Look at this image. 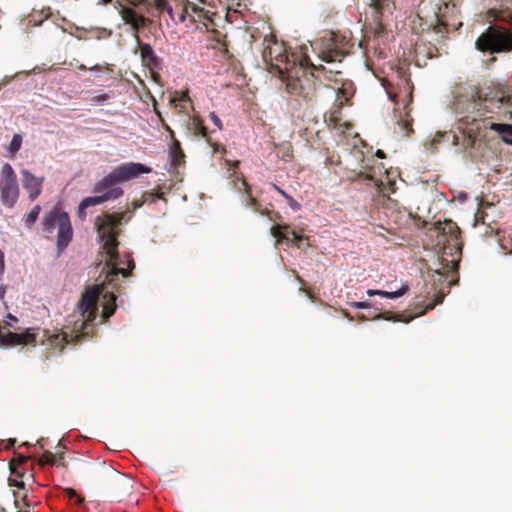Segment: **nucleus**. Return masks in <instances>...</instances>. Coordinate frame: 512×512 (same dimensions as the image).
I'll use <instances>...</instances> for the list:
<instances>
[{
	"instance_id": "f257e3e1",
	"label": "nucleus",
	"mask_w": 512,
	"mask_h": 512,
	"mask_svg": "<svg viewBox=\"0 0 512 512\" xmlns=\"http://www.w3.org/2000/svg\"><path fill=\"white\" fill-rule=\"evenodd\" d=\"M503 105L512 106V96L505 95L502 89L472 88L465 105L460 99L456 103L457 113L467 114L458 120L462 129L461 142L459 136L453 135V144L460 145L463 150H479L493 133L505 144L512 145V124L496 123L487 117L488 114L499 113Z\"/></svg>"
},
{
	"instance_id": "f03ea898",
	"label": "nucleus",
	"mask_w": 512,
	"mask_h": 512,
	"mask_svg": "<svg viewBox=\"0 0 512 512\" xmlns=\"http://www.w3.org/2000/svg\"><path fill=\"white\" fill-rule=\"evenodd\" d=\"M146 203L144 198L142 200H135L132 202V210L116 213H104L98 216L95 220L97 227L98 238L101 243L102 253L105 254V266L107 267V274L105 280L101 285L103 303H102V321H107L115 312L116 309V296L113 292H104V285H111L116 288V280L119 275L126 278L134 269V261L130 254L120 256L118 252V236L120 234V226L123 222L127 223L133 215L134 210L142 207Z\"/></svg>"
},
{
	"instance_id": "7ed1b4c3",
	"label": "nucleus",
	"mask_w": 512,
	"mask_h": 512,
	"mask_svg": "<svg viewBox=\"0 0 512 512\" xmlns=\"http://www.w3.org/2000/svg\"><path fill=\"white\" fill-rule=\"evenodd\" d=\"M102 288L94 285L87 288L82 294L77 310L82 317L81 323L76 321L71 333L60 331L51 333L49 330L40 328H28L22 333L2 331L0 329V345L13 347L18 345H47L60 351L69 343H78L84 337L93 335L95 330L94 321L98 315V300Z\"/></svg>"
},
{
	"instance_id": "20e7f679",
	"label": "nucleus",
	"mask_w": 512,
	"mask_h": 512,
	"mask_svg": "<svg viewBox=\"0 0 512 512\" xmlns=\"http://www.w3.org/2000/svg\"><path fill=\"white\" fill-rule=\"evenodd\" d=\"M285 52L281 45L267 46L263 58L275 69L286 84V91L297 100L312 104L317 99V88L320 83L312 73H307L302 63H297L294 56Z\"/></svg>"
},
{
	"instance_id": "39448f33",
	"label": "nucleus",
	"mask_w": 512,
	"mask_h": 512,
	"mask_svg": "<svg viewBox=\"0 0 512 512\" xmlns=\"http://www.w3.org/2000/svg\"><path fill=\"white\" fill-rule=\"evenodd\" d=\"M151 172V168L141 163H125L114 168L108 175L95 184L94 193L101 195L111 190H118L123 193L122 188L117 187L119 183H123L138 177L141 174Z\"/></svg>"
},
{
	"instance_id": "423d86ee",
	"label": "nucleus",
	"mask_w": 512,
	"mask_h": 512,
	"mask_svg": "<svg viewBox=\"0 0 512 512\" xmlns=\"http://www.w3.org/2000/svg\"><path fill=\"white\" fill-rule=\"evenodd\" d=\"M475 47L483 53H509L512 51V31L501 25H491L477 38Z\"/></svg>"
},
{
	"instance_id": "0eeeda50",
	"label": "nucleus",
	"mask_w": 512,
	"mask_h": 512,
	"mask_svg": "<svg viewBox=\"0 0 512 512\" xmlns=\"http://www.w3.org/2000/svg\"><path fill=\"white\" fill-rule=\"evenodd\" d=\"M95 478L100 484L104 485L118 501H121L132 491V481L111 466H100L95 471Z\"/></svg>"
},
{
	"instance_id": "6e6552de",
	"label": "nucleus",
	"mask_w": 512,
	"mask_h": 512,
	"mask_svg": "<svg viewBox=\"0 0 512 512\" xmlns=\"http://www.w3.org/2000/svg\"><path fill=\"white\" fill-rule=\"evenodd\" d=\"M354 44L345 36L332 33L323 38L317 46L319 57L326 63L341 62L351 53Z\"/></svg>"
},
{
	"instance_id": "1a4fd4ad",
	"label": "nucleus",
	"mask_w": 512,
	"mask_h": 512,
	"mask_svg": "<svg viewBox=\"0 0 512 512\" xmlns=\"http://www.w3.org/2000/svg\"><path fill=\"white\" fill-rule=\"evenodd\" d=\"M435 230L438 233V245L442 244L443 254H452V250H455L458 257L462 251V241L460 238L461 231L457 224L452 220H446L445 222L437 223Z\"/></svg>"
},
{
	"instance_id": "9d476101",
	"label": "nucleus",
	"mask_w": 512,
	"mask_h": 512,
	"mask_svg": "<svg viewBox=\"0 0 512 512\" xmlns=\"http://www.w3.org/2000/svg\"><path fill=\"white\" fill-rule=\"evenodd\" d=\"M19 187L16 174L9 163L3 165L1 169L0 197L4 206L14 207L18 200Z\"/></svg>"
},
{
	"instance_id": "9b49d317",
	"label": "nucleus",
	"mask_w": 512,
	"mask_h": 512,
	"mask_svg": "<svg viewBox=\"0 0 512 512\" xmlns=\"http://www.w3.org/2000/svg\"><path fill=\"white\" fill-rule=\"evenodd\" d=\"M353 148L350 151V155L356 160L357 166L352 167L349 163L346 164L345 169L348 170L347 178L350 181H356L360 178L365 180L375 181L374 176L368 172V166L364 164L365 155L364 152L358 147V143L364 145L363 141L357 133H354Z\"/></svg>"
},
{
	"instance_id": "f8f14e48",
	"label": "nucleus",
	"mask_w": 512,
	"mask_h": 512,
	"mask_svg": "<svg viewBox=\"0 0 512 512\" xmlns=\"http://www.w3.org/2000/svg\"><path fill=\"white\" fill-rule=\"evenodd\" d=\"M216 16L217 14L215 12L192 2H187L184 6L179 7V11H177L179 22H184L189 18L191 22L203 23L206 27H208L209 23H214Z\"/></svg>"
},
{
	"instance_id": "ddd939ff",
	"label": "nucleus",
	"mask_w": 512,
	"mask_h": 512,
	"mask_svg": "<svg viewBox=\"0 0 512 512\" xmlns=\"http://www.w3.org/2000/svg\"><path fill=\"white\" fill-rule=\"evenodd\" d=\"M270 233L276 239V243L292 244L299 249L309 246L307 238L292 230L288 224H276Z\"/></svg>"
},
{
	"instance_id": "4468645a",
	"label": "nucleus",
	"mask_w": 512,
	"mask_h": 512,
	"mask_svg": "<svg viewBox=\"0 0 512 512\" xmlns=\"http://www.w3.org/2000/svg\"><path fill=\"white\" fill-rule=\"evenodd\" d=\"M114 7L118 9L119 14L121 15L122 20L125 24H128L133 29V36L136 42H139V29L146 26L148 19L143 15L138 14L135 10L130 7H127L121 3V1L117 0L114 4Z\"/></svg>"
},
{
	"instance_id": "2eb2a0df",
	"label": "nucleus",
	"mask_w": 512,
	"mask_h": 512,
	"mask_svg": "<svg viewBox=\"0 0 512 512\" xmlns=\"http://www.w3.org/2000/svg\"><path fill=\"white\" fill-rule=\"evenodd\" d=\"M143 66L148 68L154 79L158 78L157 71L162 69V59L154 52L150 44L137 42Z\"/></svg>"
},
{
	"instance_id": "dca6fc26",
	"label": "nucleus",
	"mask_w": 512,
	"mask_h": 512,
	"mask_svg": "<svg viewBox=\"0 0 512 512\" xmlns=\"http://www.w3.org/2000/svg\"><path fill=\"white\" fill-rule=\"evenodd\" d=\"M121 196H122L121 191L111 190L108 193H103L101 195L97 194L95 196L86 197L79 204L78 211H77L78 217L81 218L82 220H84L86 217L85 210L88 207L100 205L106 201L118 199Z\"/></svg>"
},
{
	"instance_id": "f3484780",
	"label": "nucleus",
	"mask_w": 512,
	"mask_h": 512,
	"mask_svg": "<svg viewBox=\"0 0 512 512\" xmlns=\"http://www.w3.org/2000/svg\"><path fill=\"white\" fill-rule=\"evenodd\" d=\"M341 112V107L339 105L336 106L328 115H325V123L329 128L336 130L340 134L350 136L352 134L353 125L349 122L342 121Z\"/></svg>"
},
{
	"instance_id": "a211bd4d",
	"label": "nucleus",
	"mask_w": 512,
	"mask_h": 512,
	"mask_svg": "<svg viewBox=\"0 0 512 512\" xmlns=\"http://www.w3.org/2000/svg\"><path fill=\"white\" fill-rule=\"evenodd\" d=\"M73 229L67 212H62L59 217L57 246L64 249L72 239Z\"/></svg>"
},
{
	"instance_id": "6ab92c4d",
	"label": "nucleus",
	"mask_w": 512,
	"mask_h": 512,
	"mask_svg": "<svg viewBox=\"0 0 512 512\" xmlns=\"http://www.w3.org/2000/svg\"><path fill=\"white\" fill-rule=\"evenodd\" d=\"M23 176V187L29 193V199L34 201L41 194V187L44 181V178H38L33 175L28 170L22 171Z\"/></svg>"
},
{
	"instance_id": "aec40b11",
	"label": "nucleus",
	"mask_w": 512,
	"mask_h": 512,
	"mask_svg": "<svg viewBox=\"0 0 512 512\" xmlns=\"http://www.w3.org/2000/svg\"><path fill=\"white\" fill-rule=\"evenodd\" d=\"M170 104L179 114L189 115V109L193 110L192 100L187 91H175L170 97Z\"/></svg>"
},
{
	"instance_id": "412c9836",
	"label": "nucleus",
	"mask_w": 512,
	"mask_h": 512,
	"mask_svg": "<svg viewBox=\"0 0 512 512\" xmlns=\"http://www.w3.org/2000/svg\"><path fill=\"white\" fill-rule=\"evenodd\" d=\"M369 6L374 10L376 20L386 13L392 14L395 9L394 0H369Z\"/></svg>"
},
{
	"instance_id": "4be33fe9",
	"label": "nucleus",
	"mask_w": 512,
	"mask_h": 512,
	"mask_svg": "<svg viewBox=\"0 0 512 512\" xmlns=\"http://www.w3.org/2000/svg\"><path fill=\"white\" fill-rule=\"evenodd\" d=\"M187 128L190 131H192L194 136L202 137V138L206 139V142H209L207 128L203 125V122L199 116L191 117L188 121Z\"/></svg>"
},
{
	"instance_id": "5701e85b",
	"label": "nucleus",
	"mask_w": 512,
	"mask_h": 512,
	"mask_svg": "<svg viewBox=\"0 0 512 512\" xmlns=\"http://www.w3.org/2000/svg\"><path fill=\"white\" fill-rule=\"evenodd\" d=\"M230 185L238 192H248L251 191L249 184L246 182L244 176L239 174L233 169L232 174L230 175Z\"/></svg>"
},
{
	"instance_id": "b1692460",
	"label": "nucleus",
	"mask_w": 512,
	"mask_h": 512,
	"mask_svg": "<svg viewBox=\"0 0 512 512\" xmlns=\"http://www.w3.org/2000/svg\"><path fill=\"white\" fill-rule=\"evenodd\" d=\"M170 156L172 158V164L177 167L184 163L185 154L181 149L180 142L177 139L172 140L170 147Z\"/></svg>"
},
{
	"instance_id": "393cba45",
	"label": "nucleus",
	"mask_w": 512,
	"mask_h": 512,
	"mask_svg": "<svg viewBox=\"0 0 512 512\" xmlns=\"http://www.w3.org/2000/svg\"><path fill=\"white\" fill-rule=\"evenodd\" d=\"M407 291H408V287L406 285H403L398 290L393 291V292H387V291H383V290L368 289L367 290V294L369 296L379 295V296H382V297H385V298H389V299H396V298H399V297L403 296L404 294H406Z\"/></svg>"
},
{
	"instance_id": "a878e982",
	"label": "nucleus",
	"mask_w": 512,
	"mask_h": 512,
	"mask_svg": "<svg viewBox=\"0 0 512 512\" xmlns=\"http://www.w3.org/2000/svg\"><path fill=\"white\" fill-rule=\"evenodd\" d=\"M397 125L406 137L410 136L414 132L412 127L413 118L410 116L409 111H406L404 115L400 116V119L397 121Z\"/></svg>"
},
{
	"instance_id": "bb28decb",
	"label": "nucleus",
	"mask_w": 512,
	"mask_h": 512,
	"mask_svg": "<svg viewBox=\"0 0 512 512\" xmlns=\"http://www.w3.org/2000/svg\"><path fill=\"white\" fill-rule=\"evenodd\" d=\"M62 212L54 209L47 213L43 218L44 231L51 233L54 230L55 223L59 224V217Z\"/></svg>"
},
{
	"instance_id": "cd10ccee",
	"label": "nucleus",
	"mask_w": 512,
	"mask_h": 512,
	"mask_svg": "<svg viewBox=\"0 0 512 512\" xmlns=\"http://www.w3.org/2000/svg\"><path fill=\"white\" fill-rule=\"evenodd\" d=\"M458 270V259L454 257L451 260L442 258V267L437 269L436 272L441 275H449L456 273Z\"/></svg>"
},
{
	"instance_id": "c85d7f7f",
	"label": "nucleus",
	"mask_w": 512,
	"mask_h": 512,
	"mask_svg": "<svg viewBox=\"0 0 512 512\" xmlns=\"http://www.w3.org/2000/svg\"><path fill=\"white\" fill-rule=\"evenodd\" d=\"M150 3L153 4V6L156 8L158 12H166L169 15L170 19L175 21V10L167 0H151Z\"/></svg>"
},
{
	"instance_id": "c756f323",
	"label": "nucleus",
	"mask_w": 512,
	"mask_h": 512,
	"mask_svg": "<svg viewBox=\"0 0 512 512\" xmlns=\"http://www.w3.org/2000/svg\"><path fill=\"white\" fill-rule=\"evenodd\" d=\"M245 194H246V199H245L246 207L252 208L255 212H259L262 215L270 216V212L267 209L261 210V204L259 203V201L256 198H254L251 195L250 191L245 192Z\"/></svg>"
},
{
	"instance_id": "7c9ffc66",
	"label": "nucleus",
	"mask_w": 512,
	"mask_h": 512,
	"mask_svg": "<svg viewBox=\"0 0 512 512\" xmlns=\"http://www.w3.org/2000/svg\"><path fill=\"white\" fill-rule=\"evenodd\" d=\"M41 211L40 205H35L32 210L25 216L24 221L27 228H31L39 217Z\"/></svg>"
},
{
	"instance_id": "2f4dec72",
	"label": "nucleus",
	"mask_w": 512,
	"mask_h": 512,
	"mask_svg": "<svg viewBox=\"0 0 512 512\" xmlns=\"http://www.w3.org/2000/svg\"><path fill=\"white\" fill-rule=\"evenodd\" d=\"M28 460V457L23 455H16V457L10 462V470L12 474L21 475L18 471L17 466L24 464Z\"/></svg>"
},
{
	"instance_id": "473e14b6",
	"label": "nucleus",
	"mask_w": 512,
	"mask_h": 512,
	"mask_svg": "<svg viewBox=\"0 0 512 512\" xmlns=\"http://www.w3.org/2000/svg\"><path fill=\"white\" fill-rule=\"evenodd\" d=\"M21 145H22V136L20 134L16 133V134H14V136L10 142L8 150L11 154H15L20 150Z\"/></svg>"
},
{
	"instance_id": "72a5a7b5",
	"label": "nucleus",
	"mask_w": 512,
	"mask_h": 512,
	"mask_svg": "<svg viewBox=\"0 0 512 512\" xmlns=\"http://www.w3.org/2000/svg\"><path fill=\"white\" fill-rule=\"evenodd\" d=\"M144 201L155 202L156 199H164V193L160 191L146 192L143 194Z\"/></svg>"
},
{
	"instance_id": "f704fd0d",
	"label": "nucleus",
	"mask_w": 512,
	"mask_h": 512,
	"mask_svg": "<svg viewBox=\"0 0 512 512\" xmlns=\"http://www.w3.org/2000/svg\"><path fill=\"white\" fill-rule=\"evenodd\" d=\"M55 463V455L49 451L43 453L41 458L39 459L40 465L50 464L53 465Z\"/></svg>"
},
{
	"instance_id": "c9c22d12",
	"label": "nucleus",
	"mask_w": 512,
	"mask_h": 512,
	"mask_svg": "<svg viewBox=\"0 0 512 512\" xmlns=\"http://www.w3.org/2000/svg\"><path fill=\"white\" fill-rule=\"evenodd\" d=\"M224 38H226V36H224ZM215 48L219 49L221 51V53L226 57L233 56L232 54L229 53L228 44L225 39H223V40L218 39L217 45L215 46Z\"/></svg>"
},
{
	"instance_id": "e433bc0d",
	"label": "nucleus",
	"mask_w": 512,
	"mask_h": 512,
	"mask_svg": "<svg viewBox=\"0 0 512 512\" xmlns=\"http://www.w3.org/2000/svg\"><path fill=\"white\" fill-rule=\"evenodd\" d=\"M155 113H156V114H157V116L159 117V120H160V122H161L162 127H163L167 132H169L170 137H171V140L176 139V138H175V133H174V131H173V130L171 129V127H170V126L165 122V120L163 119V117H162L161 113H160L157 109H155Z\"/></svg>"
},
{
	"instance_id": "4c0bfd02",
	"label": "nucleus",
	"mask_w": 512,
	"mask_h": 512,
	"mask_svg": "<svg viewBox=\"0 0 512 512\" xmlns=\"http://www.w3.org/2000/svg\"><path fill=\"white\" fill-rule=\"evenodd\" d=\"M155 113H156V114H157V116L159 117V120H160V122H161L162 127H163L167 132H169L170 137H171V140L176 139V138H175V133H174V131H173V130L171 129V127H170V126L165 122V120L163 119V117H162L161 113H160L157 109H155Z\"/></svg>"
},
{
	"instance_id": "58836bf2",
	"label": "nucleus",
	"mask_w": 512,
	"mask_h": 512,
	"mask_svg": "<svg viewBox=\"0 0 512 512\" xmlns=\"http://www.w3.org/2000/svg\"><path fill=\"white\" fill-rule=\"evenodd\" d=\"M286 200L293 211H298L301 209V204L297 202L291 195L287 197Z\"/></svg>"
},
{
	"instance_id": "ea45409f",
	"label": "nucleus",
	"mask_w": 512,
	"mask_h": 512,
	"mask_svg": "<svg viewBox=\"0 0 512 512\" xmlns=\"http://www.w3.org/2000/svg\"><path fill=\"white\" fill-rule=\"evenodd\" d=\"M66 492L71 499L76 498L77 504H82L84 502V498L79 496L75 490L69 488Z\"/></svg>"
},
{
	"instance_id": "a19ab883",
	"label": "nucleus",
	"mask_w": 512,
	"mask_h": 512,
	"mask_svg": "<svg viewBox=\"0 0 512 512\" xmlns=\"http://www.w3.org/2000/svg\"><path fill=\"white\" fill-rule=\"evenodd\" d=\"M209 118L210 120L213 122V124L218 128V129H222L223 128V125H222V121L220 120V118L216 115L215 112H211L210 115H209Z\"/></svg>"
},
{
	"instance_id": "79ce46f5",
	"label": "nucleus",
	"mask_w": 512,
	"mask_h": 512,
	"mask_svg": "<svg viewBox=\"0 0 512 512\" xmlns=\"http://www.w3.org/2000/svg\"><path fill=\"white\" fill-rule=\"evenodd\" d=\"M207 143L212 147L214 153H218V152L225 153L226 152V149L222 144L212 143L210 139H209V142H207Z\"/></svg>"
},
{
	"instance_id": "37998d69",
	"label": "nucleus",
	"mask_w": 512,
	"mask_h": 512,
	"mask_svg": "<svg viewBox=\"0 0 512 512\" xmlns=\"http://www.w3.org/2000/svg\"><path fill=\"white\" fill-rule=\"evenodd\" d=\"M350 306L352 308H356V309H367L370 307V304L368 302H352L350 303Z\"/></svg>"
},
{
	"instance_id": "c03bdc74",
	"label": "nucleus",
	"mask_w": 512,
	"mask_h": 512,
	"mask_svg": "<svg viewBox=\"0 0 512 512\" xmlns=\"http://www.w3.org/2000/svg\"><path fill=\"white\" fill-rule=\"evenodd\" d=\"M327 163L330 165H336V166L342 165V161L340 160V157L339 156L335 157L334 155L329 156L327 158Z\"/></svg>"
},
{
	"instance_id": "a18cd8bd",
	"label": "nucleus",
	"mask_w": 512,
	"mask_h": 512,
	"mask_svg": "<svg viewBox=\"0 0 512 512\" xmlns=\"http://www.w3.org/2000/svg\"><path fill=\"white\" fill-rule=\"evenodd\" d=\"M17 321H18L17 317L12 315L11 313H9L6 316L5 324L10 326V327H13V323L12 322H17Z\"/></svg>"
},
{
	"instance_id": "49530a36",
	"label": "nucleus",
	"mask_w": 512,
	"mask_h": 512,
	"mask_svg": "<svg viewBox=\"0 0 512 512\" xmlns=\"http://www.w3.org/2000/svg\"><path fill=\"white\" fill-rule=\"evenodd\" d=\"M123 1L131 6H134V7H138L145 2H150L149 0H123Z\"/></svg>"
},
{
	"instance_id": "de8ad7c7",
	"label": "nucleus",
	"mask_w": 512,
	"mask_h": 512,
	"mask_svg": "<svg viewBox=\"0 0 512 512\" xmlns=\"http://www.w3.org/2000/svg\"><path fill=\"white\" fill-rule=\"evenodd\" d=\"M9 485L10 486H15V487H17L19 489H24V487H25V483L23 481H17L15 479H10L9 480Z\"/></svg>"
},
{
	"instance_id": "09e8293b",
	"label": "nucleus",
	"mask_w": 512,
	"mask_h": 512,
	"mask_svg": "<svg viewBox=\"0 0 512 512\" xmlns=\"http://www.w3.org/2000/svg\"><path fill=\"white\" fill-rule=\"evenodd\" d=\"M24 498H25V496H23V497L20 499V497H19L17 494H15V506H16V508H18L19 510H21V509H22V504H21V502L24 500ZM19 512H27V511H19Z\"/></svg>"
},
{
	"instance_id": "8fccbe9b",
	"label": "nucleus",
	"mask_w": 512,
	"mask_h": 512,
	"mask_svg": "<svg viewBox=\"0 0 512 512\" xmlns=\"http://www.w3.org/2000/svg\"><path fill=\"white\" fill-rule=\"evenodd\" d=\"M272 188L274 190H276L280 195H282L285 199H287V197H289L290 195L287 194L283 189H281L279 186H277L276 184H272Z\"/></svg>"
},
{
	"instance_id": "3c124183",
	"label": "nucleus",
	"mask_w": 512,
	"mask_h": 512,
	"mask_svg": "<svg viewBox=\"0 0 512 512\" xmlns=\"http://www.w3.org/2000/svg\"><path fill=\"white\" fill-rule=\"evenodd\" d=\"M446 136H448L447 133L438 132L432 141V145L439 143L441 141V138Z\"/></svg>"
},
{
	"instance_id": "603ef678",
	"label": "nucleus",
	"mask_w": 512,
	"mask_h": 512,
	"mask_svg": "<svg viewBox=\"0 0 512 512\" xmlns=\"http://www.w3.org/2000/svg\"><path fill=\"white\" fill-rule=\"evenodd\" d=\"M375 155H376L378 158H381V159H382V158H385V153H384L382 150H380V149H378V150L376 151Z\"/></svg>"
},
{
	"instance_id": "864d4df0",
	"label": "nucleus",
	"mask_w": 512,
	"mask_h": 512,
	"mask_svg": "<svg viewBox=\"0 0 512 512\" xmlns=\"http://www.w3.org/2000/svg\"><path fill=\"white\" fill-rule=\"evenodd\" d=\"M4 294H5V289H4V287L0 286V298L1 299L4 297Z\"/></svg>"
},
{
	"instance_id": "5fc2aeb1",
	"label": "nucleus",
	"mask_w": 512,
	"mask_h": 512,
	"mask_svg": "<svg viewBox=\"0 0 512 512\" xmlns=\"http://www.w3.org/2000/svg\"><path fill=\"white\" fill-rule=\"evenodd\" d=\"M0 263L2 266L4 265V255L1 250H0Z\"/></svg>"
},
{
	"instance_id": "6e6d98bb",
	"label": "nucleus",
	"mask_w": 512,
	"mask_h": 512,
	"mask_svg": "<svg viewBox=\"0 0 512 512\" xmlns=\"http://www.w3.org/2000/svg\"><path fill=\"white\" fill-rule=\"evenodd\" d=\"M98 99H99L100 101H104V100H106V99H107V95H106V94L101 95V96H99V97H98Z\"/></svg>"
},
{
	"instance_id": "4d7b16f0",
	"label": "nucleus",
	"mask_w": 512,
	"mask_h": 512,
	"mask_svg": "<svg viewBox=\"0 0 512 512\" xmlns=\"http://www.w3.org/2000/svg\"><path fill=\"white\" fill-rule=\"evenodd\" d=\"M89 69H90V70H100V69H101V66H99V65H95V66H93V67H91V68H89Z\"/></svg>"
},
{
	"instance_id": "13d9d810",
	"label": "nucleus",
	"mask_w": 512,
	"mask_h": 512,
	"mask_svg": "<svg viewBox=\"0 0 512 512\" xmlns=\"http://www.w3.org/2000/svg\"><path fill=\"white\" fill-rule=\"evenodd\" d=\"M15 443V439H10L9 440V446H6V448H9L10 446H13Z\"/></svg>"
},
{
	"instance_id": "bf43d9fd",
	"label": "nucleus",
	"mask_w": 512,
	"mask_h": 512,
	"mask_svg": "<svg viewBox=\"0 0 512 512\" xmlns=\"http://www.w3.org/2000/svg\"><path fill=\"white\" fill-rule=\"evenodd\" d=\"M78 68H79L80 70H87V67H86L84 64H80V65H78Z\"/></svg>"
},
{
	"instance_id": "052dcab7",
	"label": "nucleus",
	"mask_w": 512,
	"mask_h": 512,
	"mask_svg": "<svg viewBox=\"0 0 512 512\" xmlns=\"http://www.w3.org/2000/svg\"><path fill=\"white\" fill-rule=\"evenodd\" d=\"M113 0H101V3L103 4H110Z\"/></svg>"
},
{
	"instance_id": "680f3d73",
	"label": "nucleus",
	"mask_w": 512,
	"mask_h": 512,
	"mask_svg": "<svg viewBox=\"0 0 512 512\" xmlns=\"http://www.w3.org/2000/svg\"><path fill=\"white\" fill-rule=\"evenodd\" d=\"M381 318L389 319L388 317H384L382 314H379V315H377V317H376V319H381Z\"/></svg>"
},
{
	"instance_id": "e2e57ef3",
	"label": "nucleus",
	"mask_w": 512,
	"mask_h": 512,
	"mask_svg": "<svg viewBox=\"0 0 512 512\" xmlns=\"http://www.w3.org/2000/svg\"><path fill=\"white\" fill-rule=\"evenodd\" d=\"M238 165H239V161H236V162L233 164V167H234V168H236V167H238Z\"/></svg>"
},
{
	"instance_id": "0e129e2a",
	"label": "nucleus",
	"mask_w": 512,
	"mask_h": 512,
	"mask_svg": "<svg viewBox=\"0 0 512 512\" xmlns=\"http://www.w3.org/2000/svg\"><path fill=\"white\" fill-rule=\"evenodd\" d=\"M434 306H435V304L429 305V306H428V309H433V308H434Z\"/></svg>"
}]
</instances>
